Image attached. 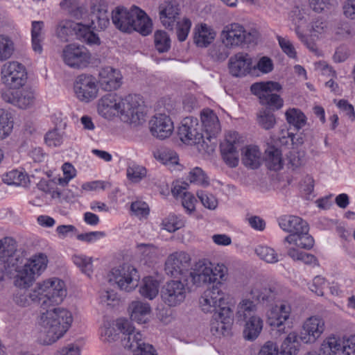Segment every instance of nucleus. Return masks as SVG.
Returning <instances> with one entry per match:
<instances>
[{
	"instance_id": "nucleus-31",
	"label": "nucleus",
	"mask_w": 355,
	"mask_h": 355,
	"mask_svg": "<svg viewBox=\"0 0 355 355\" xmlns=\"http://www.w3.org/2000/svg\"><path fill=\"white\" fill-rule=\"evenodd\" d=\"M92 25L93 28L96 27L104 29L110 24L109 15L106 6L98 3H93L91 7Z\"/></svg>"
},
{
	"instance_id": "nucleus-50",
	"label": "nucleus",
	"mask_w": 355,
	"mask_h": 355,
	"mask_svg": "<svg viewBox=\"0 0 355 355\" xmlns=\"http://www.w3.org/2000/svg\"><path fill=\"white\" fill-rule=\"evenodd\" d=\"M15 51L13 41L7 35H0V61L9 59Z\"/></svg>"
},
{
	"instance_id": "nucleus-40",
	"label": "nucleus",
	"mask_w": 355,
	"mask_h": 355,
	"mask_svg": "<svg viewBox=\"0 0 355 355\" xmlns=\"http://www.w3.org/2000/svg\"><path fill=\"white\" fill-rule=\"evenodd\" d=\"M44 22L42 21H33L31 28L32 47L35 52L41 53L42 51V42L44 40L42 32Z\"/></svg>"
},
{
	"instance_id": "nucleus-57",
	"label": "nucleus",
	"mask_w": 355,
	"mask_h": 355,
	"mask_svg": "<svg viewBox=\"0 0 355 355\" xmlns=\"http://www.w3.org/2000/svg\"><path fill=\"white\" fill-rule=\"evenodd\" d=\"M209 265L212 270V273L211 275L212 284L213 285H217L220 288V286H222L221 281L227 273V268L223 264H217L214 266V265L210 262H209Z\"/></svg>"
},
{
	"instance_id": "nucleus-30",
	"label": "nucleus",
	"mask_w": 355,
	"mask_h": 355,
	"mask_svg": "<svg viewBox=\"0 0 355 355\" xmlns=\"http://www.w3.org/2000/svg\"><path fill=\"white\" fill-rule=\"evenodd\" d=\"M193 42L198 47H207L214 40L216 33L206 24L196 26L193 30Z\"/></svg>"
},
{
	"instance_id": "nucleus-14",
	"label": "nucleus",
	"mask_w": 355,
	"mask_h": 355,
	"mask_svg": "<svg viewBox=\"0 0 355 355\" xmlns=\"http://www.w3.org/2000/svg\"><path fill=\"white\" fill-rule=\"evenodd\" d=\"M187 289L180 280L166 282L161 290L162 301L168 306H176L182 304L187 296Z\"/></svg>"
},
{
	"instance_id": "nucleus-37",
	"label": "nucleus",
	"mask_w": 355,
	"mask_h": 355,
	"mask_svg": "<svg viewBox=\"0 0 355 355\" xmlns=\"http://www.w3.org/2000/svg\"><path fill=\"white\" fill-rule=\"evenodd\" d=\"M300 347L297 333H289L278 349L279 355H297Z\"/></svg>"
},
{
	"instance_id": "nucleus-32",
	"label": "nucleus",
	"mask_w": 355,
	"mask_h": 355,
	"mask_svg": "<svg viewBox=\"0 0 355 355\" xmlns=\"http://www.w3.org/2000/svg\"><path fill=\"white\" fill-rule=\"evenodd\" d=\"M130 318L139 324L146 323L150 312L149 304L140 301H134L129 306Z\"/></svg>"
},
{
	"instance_id": "nucleus-64",
	"label": "nucleus",
	"mask_w": 355,
	"mask_h": 355,
	"mask_svg": "<svg viewBox=\"0 0 355 355\" xmlns=\"http://www.w3.org/2000/svg\"><path fill=\"white\" fill-rule=\"evenodd\" d=\"M133 355H157L156 351L152 345L144 341L132 350Z\"/></svg>"
},
{
	"instance_id": "nucleus-43",
	"label": "nucleus",
	"mask_w": 355,
	"mask_h": 355,
	"mask_svg": "<svg viewBox=\"0 0 355 355\" xmlns=\"http://www.w3.org/2000/svg\"><path fill=\"white\" fill-rule=\"evenodd\" d=\"M159 292V282L151 277H145L139 288L140 294L149 300L154 299Z\"/></svg>"
},
{
	"instance_id": "nucleus-62",
	"label": "nucleus",
	"mask_w": 355,
	"mask_h": 355,
	"mask_svg": "<svg viewBox=\"0 0 355 355\" xmlns=\"http://www.w3.org/2000/svg\"><path fill=\"white\" fill-rule=\"evenodd\" d=\"M277 313L275 319L286 321L290 317L291 312V304L286 301H282L279 306H276Z\"/></svg>"
},
{
	"instance_id": "nucleus-34",
	"label": "nucleus",
	"mask_w": 355,
	"mask_h": 355,
	"mask_svg": "<svg viewBox=\"0 0 355 355\" xmlns=\"http://www.w3.org/2000/svg\"><path fill=\"white\" fill-rule=\"evenodd\" d=\"M75 27L74 34L78 40L90 45L99 44V37L92 30L94 27L92 23L87 25L76 23Z\"/></svg>"
},
{
	"instance_id": "nucleus-55",
	"label": "nucleus",
	"mask_w": 355,
	"mask_h": 355,
	"mask_svg": "<svg viewBox=\"0 0 355 355\" xmlns=\"http://www.w3.org/2000/svg\"><path fill=\"white\" fill-rule=\"evenodd\" d=\"M146 169L135 164L130 165L127 168V177L132 182H139L146 175Z\"/></svg>"
},
{
	"instance_id": "nucleus-4",
	"label": "nucleus",
	"mask_w": 355,
	"mask_h": 355,
	"mask_svg": "<svg viewBox=\"0 0 355 355\" xmlns=\"http://www.w3.org/2000/svg\"><path fill=\"white\" fill-rule=\"evenodd\" d=\"M198 120L193 117H186L182 121L178 129V135L181 141L189 145H195L199 152L208 154L214 152L216 148L215 142H208L205 134L198 131Z\"/></svg>"
},
{
	"instance_id": "nucleus-38",
	"label": "nucleus",
	"mask_w": 355,
	"mask_h": 355,
	"mask_svg": "<svg viewBox=\"0 0 355 355\" xmlns=\"http://www.w3.org/2000/svg\"><path fill=\"white\" fill-rule=\"evenodd\" d=\"M61 8L67 10L71 17L79 19L87 15L86 7L80 0H63L60 3Z\"/></svg>"
},
{
	"instance_id": "nucleus-2",
	"label": "nucleus",
	"mask_w": 355,
	"mask_h": 355,
	"mask_svg": "<svg viewBox=\"0 0 355 355\" xmlns=\"http://www.w3.org/2000/svg\"><path fill=\"white\" fill-rule=\"evenodd\" d=\"M72 320L71 313L68 310L55 307L41 313L40 324L49 340L55 342L66 333Z\"/></svg>"
},
{
	"instance_id": "nucleus-18",
	"label": "nucleus",
	"mask_w": 355,
	"mask_h": 355,
	"mask_svg": "<svg viewBox=\"0 0 355 355\" xmlns=\"http://www.w3.org/2000/svg\"><path fill=\"white\" fill-rule=\"evenodd\" d=\"M232 309L223 308L222 311L214 313L211 321V332L215 336H228L233 321Z\"/></svg>"
},
{
	"instance_id": "nucleus-1",
	"label": "nucleus",
	"mask_w": 355,
	"mask_h": 355,
	"mask_svg": "<svg viewBox=\"0 0 355 355\" xmlns=\"http://www.w3.org/2000/svg\"><path fill=\"white\" fill-rule=\"evenodd\" d=\"M112 23L123 32L137 31L143 36L150 35L153 31V22L146 13L137 6L128 10L117 7L112 12Z\"/></svg>"
},
{
	"instance_id": "nucleus-6",
	"label": "nucleus",
	"mask_w": 355,
	"mask_h": 355,
	"mask_svg": "<svg viewBox=\"0 0 355 355\" xmlns=\"http://www.w3.org/2000/svg\"><path fill=\"white\" fill-rule=\"evenodd\" d=\"M48 259L46 255L40 254L28 259L21 269H17V275L15 279V284L26 288L29 287L35 280L36 275H40L47 266Z\"/></svg>"
},
{
	"instance_id": "nucleus-45",
	"label": "nucleus",
	"mask_w": 355,
	"mask_h": 355,
	"mask_svg": "<svg viewBox=\"0 0 355 355\" xmlns=\"http://www.w3.org/2000/svg\"><path fill=\"white\" fill-rule=\"evenodd\" d=\"M187 183L182 185H176L172 189V193L175 196H182V205L184 208L189 211L194 209L195 197L190 193L184 191L187 189Z\"/></svg>"
},
{
	"instance_id": "nucleus-44",
	"label": "nucleus",
	"mask_w": 355,
	"mask_h": 355,
	"mask_svg": "<svg viewBox=\"0 0 355 355\" xmlns=\"http://www.w3.org/2000/svg\"><path fill=\"white\" fill-rule=\"evenodd\" d=\"M266 162L268 167L272 171H279L283 167L281 152L271 146L266 150Z\"/></svg>"
},
{
	"instance_id": "nucleus-17",
	"label": "nucleus",
	"mask_w": 355,
	"mask_h": 355,
	"mask_svg": "<svg viewBox=\"0 0 355 355\" xmlns=\"http://www.w3.org/2000/svg\"><path fill=\"white\" fill-rule=\"evenodd\" d=\"M116 327L117 330L123 334L121 342L125 348L132 351L137 345H141L144 342L141 334L135 331V328L128 319L119 318L116 321Z\"/></svg>"
},
{
	"instance_id": "nucleus-11",
	"label": "nucleus",
	"mask_w": 355,
	"mask_h": 355,
	"mask_svg": "<svg viewBox=\"0 0 355 355\" xmlns=\"http://www.w3.org/2000/svg\"><path fill=\"white\" fill-rule=\"evenodd\" d=\"M223 44L227 47H235L249 44L256 39L254 33L247 32L245 28L238 23L225 26L221 33Z\"/></svg>"
},
{
	"instance_id": "nucleus-63",
	"label": "nucleus",
	"mask_w": 355,
	"mask_h": 355,
	"mask_svg": "<svg viewBox=\"0 0 355 355\" xmlns=\"http://www.w3.org/2000/svg\"><path fill=\"white\" fill-rule=\"evenodd\" d=\"M341 348L343 355H355V334L344 339Z\"/></svg>"
},
{
	"instance_id": "nucleus-47",
	"label": "nucleus",
	"mask_w": 355,
	"mask_h": 355,
	"mask_svg": "<svg viewBox=\"0 0 355 355\" xmlns=\"http://www.w3.org/2000/svg\"><path fill=\"white\" fill-rule=\"evenodd\" d=\"M341 349V343L336 337H328L321 345L319 355H336Z\"/></svg>"
},
{
	"instance_id": "nucleus-21",
	"label": "nucleus",
	"mask_w": 355,
	"mask_h": 355,
	"mask_svg": "<svg viewBox=\"0 0 355 355\" xmlns=\"http://www.w3.org/2000/svg\"><path fill=\"white\" fill-rule=\"evenodd\" d=\"M284 293L283 288L279 284L263 288L260 284H257L251 288L250 295L253 300L263 302H272L280 300Z\"/></svg>"
},
{
	"instance_id": "nucleus-42",
	"label": "nucleus",
	"mask_w": 355,
	"mask_h": 355,
	"mask_svg": "<svg viewBox=\"0 0 355 355\" xmlns=\"http://www.w3.org/2000/svg\"><path fill=\"white\" fill-rule=\"evenodd\" d=\"M287 122L297 130L302 128L306 123V117L299 109L290 108L285 113Z\"/></svg>"
},
{
	"instance_id": "nucleus-56",
	"label": "nucleus",
	"mask_w": 355,
	"mask_h": 355,
	"mask_svg": "<svg viewBox=\"0 0 355 355\" xmlns=\"http://www.w3.org/2000/svg\"><path fill=\"white\" fill-rule=\"evenodd\" d=\"M255 252L260 257L268 263H276L278 261L277 254L274 249L268 246H258L255 249Z\"/></svg>"
},
{
	"instance_id": "nucleus-7",
	"label": "nucleus",
	"mask_w": 355,
	"mask_h": 355,
	"mask_svg": "<svg viewBox=\"0 0 355 355\" xmlns=\"http://www.w3.org/2000/svg\"><path fill=\"white\" fill-rule=\"evenodd\" d=\"M107 278L111 285H116L121 291L130 292L137 286L139 275L134 266L125 263L113 268Z\"/></svg>"
},
{
	"instance_id": "nucleus-59",
	"label": "nucleus",
	"mask_w": 355,
	"mask_h": 355,
	"mask_svg": "<svg viewBox=\"0 0 355 355\" xmlns=\"http://www.w3.org/2000/svg\"><path fill=\"white\" fill-rule=\"evenodd\" d=\"M162 226L168 232H173L181 227L182 222L175 215L170 214L162 220Z\"/></svg>"
},
{
	"instance_id": "nucleus-36",
	"label": "nucleus",
	"mask_w": 355,
	"mask_h": 355,
	"mask_svg": "<svg viewBox=\"0 0 355 355\" xmlns=\"http://www.w3.org/2000/svg\"><path fill=\"white\" fill-rule=\"evenodd\" d=\"M261 153L257 146H246L242 152L241 160L243 164L250 168H257L261 162Z\"/></svg>"
},
{
	"instance_id": "nucleus-24",
	"label": "nucleus",
	"mask_w": 355,
	"mask_h": 355,
	"mask_svg": "<svg viewBox=\"0 0 355 355\" xmlns=\"http://www.w3.org/2000/svg\"><path fill=\"white\" fill-rule=\"evenodd\" d=\"M230 73L235 77L244 76L252 68V57L247 53L239 52L232 56L228 61Z\"/></svg>"
},
{
	"instance_id": "nucleus-13",
	"label": "nucleus",
	"mask_w": 355,
	"mask_h": 355,
	"mask_svg": "<svg viewBox=\"0 0 355 355\" xmlns=\"http://www.w3.org/2000/svg\"><path fill=\"white\" fill-rule=\"evenodd\" d=\"M65 64L73 69H83L91 62V53L83 45L70 44L66 45L62 53Z\"/></svg>"
},
{
	"instance_id": "nucleus-22",
	"label": "nucleus",
	"mask_w": 355,
	"mask_h": 355,
	"mask_svg": "<svg viewBox=\"0 0 355 355\" xmlns=\"http://www.w3.org/2000/svg\"><path fill=\"white\" fill-rule=\"evenodd\" d=\"M149 125L151 134L159 139L169 137L174 129L173 121L165 114L155 115L150 119Z\"/></svg>"
},
{
	"instance_id": "nucleus-26",
	"label": "nucleus",
	"mask_w": 355,
	"mask_h": 355,
	"mask_svg": "<svg viewBox=\"0 0 355 355\" xmlns=\"http://www.w3.org/2000/svg\"><path fill=\"white\" fill-rule=\"evenodd\" d=\"M212 270L209 267V262L199 261L195 265L193 271L189 272L191 282L197 286H201L207 284H212L211 275Z\"/></svg>"
},
{
	"instance_id": "nucleus-53",
	"label": "nucleus",
	"mask_w": 355,
	"mask_h": 355,
	"mask_svg": "<svg viewBox=\"0 0 355 355\" xmlns=\"http://www.w3.org/2000/svg\"><path fill=\"white\" fill-rule=\"evenodd\" d=\"M137 248L146 263H152L157 257V248L153 244L141 243L137 245Z\"/></svg>"
},
{
	"instance_id": "nucleus-9",
	"label": "nucleus",
	"mask_w": 355,
	"mask_h": 355,
	"mask_svg": "<svg viewBox=\"0 0 355 355\" xmlns=\"http://www.w3.org/2000/svg\"><path fill=\"white\" fill-rule=\"evenodd\" d=\"M24 251L17 250L16 241L10 237H5L0 240V264L5 269L17 270L19 265L26 259Z\"/></svg>"
},
{
	"instance_id": "nucleus-27",
	"label": "nucleus",
	"mask_w": 355,
	"mask_h": 355,
	"mask_svg": "<svg viewBox=\"0 0 355 355\" xmlns=\"http://www.w3.org/2000/svg\"><path fill=\"white\" fill-rule=\"evenodd\" d=\"M179 15L180 8L175 1L165 2L159 7V18L161 22L167 29H173Z\"/></svg>"
},
{
	"instance_id": "nucleus-49",
	"label": "nucleus",
	"mask_w": 355,
	"mask_h": 355,
	"mask_svg": "<svg viewBox=\"0 0 355 355\" xmlns=\"http://www.w3.org/2000/svg\"><path fill=\"white\" fill-rule=\"evenodd\" d=\"M220 151L224 162L230 167H235L239 164V152L237 147L220 145Z\"/></svg>"
},
{
	"instance_id": "nucleus-16",
	"label": "nucleus",
	"mask_w": 355,
	"mask_h": 355,
	"mask_svg": "<svg viewBox=\"0 0 355 355\" xmlns=\"http://www.w3.org/2000/svg\"><path fill=\"white\" fill-rule=\"evenodd\" d=\"M191 257L187 252L180 251L170 254L165 262L166 273L173 277H178L188 271Z\"/></svg>"
},
{
	"instance_id": "nucleus-15",
	"label": "nucleus",
	"mask_w": 355,
	"mask_h": 355,
	"mask_svg": "<svg viewBox=\"0 0 355 355\" xmlns=\"http://www.w3.org/2000/svg\"><path fill=\"white\" fill-rule=\"evenodd\" d=\"M98 91L96 80L93 76L82 73L76 77L74 92L79 100L89 102L96 98Z\"/></svg>"
},
{
	"instance_id": "nucleus-51",
	"label": "nucleus",
	"mask_w": 355,
	"mask_h": 355,
	"mask_svg": "<svg viewBox=\"0 0 355 355\" xmlns=\"http://www.w3.org/2000/svg\"><path fill=\"white\" fill-rule=\"evenodd\" d=\"M155 49L159 53L168 51L171 48V39L168 33L164 31H157L154 34Z\"/></svg>"
},
{
	"instance_id": "nucleus-60",
	"label": "nucleus",
	"mask_w": 355,
	"mask_h": 355,
	"mask_svg": "<svg viewBox=\"0 0 355 355\" xmlns=\"http://www.w3.org/2000/svg\"><path fill=\"white\" fill-rule=\"evenodd\" d=\"M197 196L205 207L209 209H214L216 207L217 200L212 194L201 190L197 192Z\"/></svg>"
},
{
	"instance_id": "nucleus-12",
	"label": "nucleus",
	"mask_w": 355,
	"mask_h": 355,
	"mask_svg": "<svg viewBox=\"0 0 355 355\" xmlns=\"http://www.w3.org/2000/svg\"><path fill=\"white\" fill-rule=\"evenodd\" d=\"M1 81L10 89H19L25 85L27 73L25 67L15 61L8 62L1 67Z\"/></svg>"
},
{
	"instance_id": "nucleus-25",
	"label": "nucleus",
	"mask_w": 355,
	"mask_h": 355,
	"mask_svg": "<svg viewBox=\"0 0 355 355\" xmlns=\"http://www.w3.org/2000/svg\"><path fill=\"white\" fill-rule=\"evenodd\" d=\"M200 119L204 129L206 139L210 142H215L216 137L220 131V125L216 113L209 109H204L200 113Z\"/></svg>"
},
{
	"instance_id": "nucleus-58",
	"label": "nucleus",
	"mask_w": 355,
	"mask_h": 355,
	"mask_svg": "<svg viewBox=\"0 0 355 355\" xmlns=\"http://www.w3.org/2000/svg\"><path fill=\"white\" fill-rule=\"evenodd\" d=\"M188 179L190 182L199 185L207 186L209 184L208 178L204 173L203 171L198 167H196L190 171Z\"/></svg>"
},
{
	"instance_id": "nucleus-19",
	"label": "nucleus",
	"mask_w": 355,
	"mask_h": 355,
	"mask_svg": "<svg viewBox=\"0 0 355 355\" xmlns=\"http://www.w3.org/2000/svg\"><path fill=\"white\" fill-rule=\"evenodd\" d=\"M1 97L5 103H10L19 109H27L32 106L35 102L33 92L27 89L2 90Z\"/></svg>"
},
{
	"instance_id": "nucleus-46",
	"label": "nucleus",
	"mask_w": 355,
	"mask_h": 355,
	"mask_svg": "<svg viewBox=\"0 0 355 355\" xmlns=\"http://www.w3.org/2000/svg\"><path fill=\"white\" fill-rule=\"evenodd\" d=\"M257 120L259 125L265 130L274 128L276 124V119L271 110L261 108L257 114Z\"/></svg>"
},
{
	"instance_id": "nucleus-41",
	"label": "nucleus",
	"mask_w": 355,
	"mask_h": 355,
	"mask_svg": "<svg viewBox=\"0 0 355 355\" xmlns=\"http://www.w3.org/2000/svg\"><path fill=\"white\" fill-rule=\"evenodd\" d=\"M14 121L12 114L0 108V140L7 138L12 132Z\"/></svg>"
},
{
	"instance_id": "nucleus-28",
	"label": "nucleus",
	"mask_w": 355,
	"mask_h": 355,
	"mask_svg": "<svg viewBox=\"0 0 355 355\" xmlns=\"http://www.w3.org/2000/svg\"><path fill=\"white\" fill-rule=\"evenodd\" d=\"M279 227L285 232L296 234L302 231H309V225L300 217L293 215H284L278 218Z\"/></svg>"
},
{
	"instance_id": "nucleus-61",
	"label": "nucleus",
	"mask_w": 355,
	"mask_h": 355,
	"mask_svg": "<svg viewBox=\"0 0 355 355\" xmlns=\"http://www.w3.org/2000/svg\"><path fill=\"white\" fill-rule=\"evenodd\" d=\"M277 39L283 52L288 57L295 58L297 53L292 42L288 39L279 35L277 37Z\"/></svg>"
},
{
	"instance_id": "nucleus-33",
	"label": "nucleus",
	"mask_w": 355,
	"mask_h": 355,
	"mask_svg": "<svg viewBox=\"0 0 355 355\" xmlns=\"http://www.w3.org/2000/svg\"><path fill=\"white\" fill-rule=\"evenodd\" d=\"M245 322L243 337L245 340H254L261 334L263 329V320L260 316L257 315L252 318L243 320Z\"/></svg>"
},
{
	"instance_id": "nucleus-3",
	"label": "nucleus",
	"mask_w": 355,
	"mask_h": 355,
	"mask_svg": "<svg viewBox=\"0 0 355 355\" xmlns=\"http://www.w3.org/2000/svg\"><path fill=\"white\" fill-rule=\"evenodd\" d=\"M67 295L64 282L58 278L49 279L37 283L31 291L34 303L43 309L60 304Z\"/></svg>"
},
{
	"instance_id": "nucleus-8",
	"label": "nucleus",
	"mask_w": 355,
	"mask_h": 355,
	"mask_svg": "<svg viewBox=\"0 0 355 355\" xmlns=\"http://www.w3.org/2000/svg\"><path fill=\"white\" fill-rule=\"evenodd\" d=\"M142 103L137 95L120 97L117 115L125 123L137 125L144 118Z\"/></svg>"
},
{
	"instance_id": "nucleus-20",
	"label": "nucleus",
	"mask_w": 355,
	"mask_h": 355,
	"mask_svg": "<svg viewBox=\"0 0 355 355\" xmlns=\"http://www.w3.org/2000/svg\"><path fill=\"white\" fill-rule=\"evenodd\" d=\"M325 329L324 320L318 316H311L306 320L302 326L303 331L300 337L305 343H314Z\"/></svg>"
},
{
	"instance_id": "nucleus-35",
	"label": "nucleus",
	"mask_w": 355,
	"mask_h": 355,
	"mask_svg": "<svg viewBox=\"0 0 355 355\" xmlns=\"http://www.w3.org/2000/svg\"><path fill=\"white\" fill-rule=\"evenodd\" d=\"M309 231H302L296 234H290L284 239V243L294 244L305 250H310L314 245L313 238L308 234Z\"/></svg>"
},
{
	"instance_id": "nucleus-29",
	"label": "nucleus",
	"mask_w": 355,
	"mask_h": 355,
	"mask_svg": "<svg viewBox=\"0 0 355 355\" xmlns=\"http://www.w3.org/2000/svg\"><path fill=\"white\" fill-rule=\"evenodd\" d=\"M120 97L116 94H108L103 96L98 103V112L107 118L117 114Z\"/></svg>"
},
{
	"instance_id": "nucleus-39",
	"label": "nucleus",
	"mask_w": 355,
	"mask_h": 355,
	"mask_svg": "<svg viewBox=\"0 0 355 355\" xmlns=\"http://www.w3.org/2000/svg\"><path fill=\"white\" fill-rule=\"evenodd\" d=\"M257 306L250 299L242 300L237 306L236 316L240 321L258 315Z\"/></svg>"
},
{
	"instance_id": "nucleus-10",
	"label": "nucleus",
	"mask_w": 355,
	"mask_h": 355,
	"mask_svg": "<svg viewBox=\"0 0 355 355\" xmlns=\"http://www.w3.org/2000/svg\"><path fill=\"white\" fill-rule=\"evenodd\" d=\"M199 305L204 313H214L222 311V309H231L225 293L217 285H213L204 291L199 299Z\"/></svg>"
},
{
	"instance_id": "nucleus-54",
	"label": "nucleus",
	"mask_w": 355,
	"mask_h": 355,
	"mask_svg": "<svg viewBox=\"0 0 355 355\" xmlns=\"http://www.w3.org/2000/svg\"><path fill=\"white\" fill-rule=\"evenodd\" d=\"M175 24H176V35L178 41H185L191 27V20L184 17L182 20L177 21Z\"/></svg>"
},
{
	"instance_id": "nucleus-48",
	"label": "nucleus",
	"mask_w": 355,
	"mask_h": 355,
	"mask_svg": "<svg viewBox=\"0 0 355 355\" xmlns=\"http://www.w3.org/2000/svg\"><path fill=\"white\" fill-rule=\"evenodd\" d=\"M76 23L68 19L60 21L56 28V35L62 41H68V37L74 34Z\"/></svg>"
},
{
	"instance_id": "nucleus-5",
	"label": "nucleus",
	"mask_w": 355,
	"mask_h": 355,
	"mask_svg": "<svg viewBox=\"0 0 355 355\" xmlns=\"http://www.w3.org/2000/svg\"><path fill=\"white\" fill-rule=\"evenodd\" d=\"M282 89L277 82L267 81L253 83L250 87L252 94L257 96L261 105L271 110H278L284 105V101L277 94Z\"/></svg>"
},
{
	"instance_id": "nucleus-23",
	"label": "nucleus",
	"mask_w": 355,
	"mask_h": 355,
	"mask_svg": "<svg viewBox=\"0 0 355 355\" xmlns=\"http://www.w3.org/2000/svg\"><path fill=\"white\" fill-rule=\"evenodd\" d=\"M98 82L105 91L116 90L123 84V76L119 69L112 67H105L99 71Z\"/></svg>"
},
{
	"instance_id": "nucleus-52",
	"label": "nucleus",
	"mask_w": 355,
	"mask_h": 355,
	"mask_svg": "<svg viewBox=\"0 0 355 355\" xmlns=\"http://www.w3.org/2000/svg\"><path fill=\"white\" fill-rule=\"evenodd\" d=\"M73 263L82 272L90 276L93 272L92 258L84 254H74L72 257Z\"/></svg>"
}]
</instances>
